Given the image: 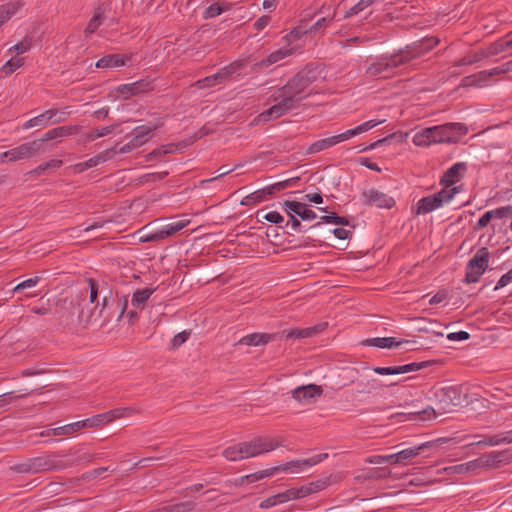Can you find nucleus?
Here are the masks:
<instances>
[{"label": "nucleus", "instance_id": "obj_1", "mask_svg": "<svg viewBox=\"0 0 512 512\" xmlns=\"http://www.w3.org/2000/svg\"><path fill=\"white\" fill-rule=\"evenodd\" d=\"M317 76V69L309 66L299 71L272 94L271 98L275 103L259 115L261 120L278 119L298 108L300 103L311 95L309 87L317 80Z\"/></svg>", "mask_w": 512, "mask_h": 512}, {"label": "nucleus", "instance_id": "obj_2", "mask_svg": "<svg viewBox=\"0 0 512 512\" xmlns=\"http://www.w3.org/2000/svg\"><path fill=\"white\" fill-rule=\"evenodd\" d=\"M467 128L461 123H446L421 129L413 136L416 146H429L433 143H455L459 135H464Z\"/></svg>", "mask_w": 512, "mask_h": 512}, {"label": "nucleus", "instance_id": "obj_3", "mask_svg": "<svg viewBox=\"0 0 512 512\" xmlns=\"http://www.w3.org/2000/svg\"><path fill=\"white\" fill-rule=\"evenodd\" d=\"M407 64L406 56L399 51L393 54H384L376 57L366 69V75L379 79L393 77L399 68Z\"/></svg>", "mask_w": 512, "mask_h": 512}, {"label": "nucleus", "instance_id": "obj_4", "mask_svg": "<svg viewBox=\"0 0 512 512\" xmlns=\"http://www.w3.org/2000/svg\"><path fill=\"white\" fill-rule=\"evenodd\" d=\"M505 459V452H490L477 459L446 468V470L456 474L475 473L480 469L498 467Z\"/></svg>", "mask_w": 512, "mask_h": 512}, {"label": "nucleus", "instance_id": "obj_5", "mask_svg": "<svg viewBox=\"0 0 512 512\" xmlns=\"http://www.w3.org/2000/svg\"><path fill=\"white\" fill-rule=\"evenodd\" d=\"M244 456L246 459L259 456L264 453L275 450L283 446L281 438H273L269 436L255 437L249 441L242 442Z\"/></svg>", "mask_w": 512, "mask_h": 512}, {"label": "nucleus", "instance_id": "obj_6", "mask_svg": "<svg viewBox=\"0 0 512 512\" xmlns=\"http://www.w3.org/2000/svg\"><path fill=\"white\" fill-rule=\"evenodd\" d=\"M73 464L74 463H64L57 454H47L28 460V462L24 464V471L30 473H39L44 471L64 469L67 466H71Z\"/></svg>", "mask_w": 512, "mask_h": 512}, {"label": "nucleus", "instance_id": "obj_7", "mask_svg": "<svg viewBox=\"0 0 512 512\" xmlns=\"http://www.w3.org/2000/svg\"><path fill=\"white\" fill-rule=\"evenodd\" d=\"M41 152V141L25 142L0 154V164L29 159Z\"/></svg>", "mask_w": 512, "mask_h": 512}, {"label": "nucleus", "instance_id": "obj_8", "mask_svg": "<svg viewBox=\"0 0 512 512\" xmlns=\"http://www.w3.org/2000/svg\"><path fill=\"white\" fill-rule=\"evenodd\" d=\"M490 253L486 247L479 249L469 260L466 268L465 280L467 283L477 282L488 267Z\"/></svg>", "mask_w": 512, "mask_h": 512}, {"label": "nucleus", "instance_id": "obj_9", "mask_svg": "<svg viewBox=\"0 0 512 512\" xmlns=\"http://www.w3.org/2000/svg\"><path fill=\"white\" fill-rule=\"evenodd\" d=\"M438 43V38L426 37L410 45H407L404 49H401L400 52L403 56H406L408 64L412 60L419 58L427 52L431 51L435 46H437Z\"/></svg>", "mask_w": 512, "mask_h": 512}, {"label": "nucleus", "instance_id": "obj_10", "mask_svg": "<svg viewBox=\"0 0 512 512\" xmlns=\"http://www.w3.org/2000/svg\"><path fill=\"white\" fill-rule=\"evenodd\" d=\"M67 118V113L58 109H49L42 114L33 117L23 124V129L27 130L33 127H46L49 124H58Z\"/></svg>", "mask_w": 512, "mask_h": 512}, {"label": "nucleus", "instance_id": "obj_11", "mask_svg": "<svg viewBox=\"0 0 512 512\" xmlns=\"http://www.w3.org/2000/svg\"><path fill=\"white\" fill-rule=\"evenodd\" d=\"M361 200L364 205L377 208L391 209L395 206V199L375 188L366 189L362 192Z\"/></svg>", "mask_w": 512, "mask_h": 512}, {"label": "nucleus", "instance_id": "obj_12", "mask_svg": "<svg viewBox=\"0 0 512 512\" xmlns=\"http://www.w3.org/2000/svg\"><path fill=\"white\" fill-rule=\"evenodd\" d=\"M240 66V63L238 62L231 63L221 68L217 73L198 80L195 83V86L199 89H204L213 87L217 84H221L230 76H232L236 71H238Z\"/></svg>", "mask_w": 512, "mask_h": 512}, {"label": "nucleus", "instance_id": "obj_13", "mask_svg": "<svg viewBox=\"0 0 512 512\" xmlns=\"http://www.w3.org/2000/svg\"><path fill=\"white\" fill-rule=\"evenodd\" d=\"M505 73H506V69H505L504 64H502L501 66L494 67L491 70H488V71L483 70L478 73L464 77L461 80L462 86H464V87L479 86L482 83L487 82L489 80V78L496 76V75L505 74Z\"/></svg>", "mask_w": 512, "mask_h": 512}, {"label": "nucleus", "instance_id": "obj_14", "mask_svg": "<svg viewBox=\"0 0 512 512\" xmlns=\"http://www.w3.org/2000/svg\"><path fill=\"white\" fill-rule=\"evenodd\" d=\"M327 457H328L327 453L319 454V455H315L308 459L294 460L291 462H287L285 464L275 466L274 468H277V472L296 473V472L302 470L304 467H312L314 465H317L318 463L322 462Z\"/></svg>", "mask_w": 512, "mask_h": 512}, {"label": "nucleus", "instance_id": "obj_15", "mask_svg": "<svg viewBox=\"0 0 512 512\" xmlns=\"http://www.w3.org/2000/svg\"><path fill=\"white\" fill-rule=\"evenodd\" d=\"M328 326L327 322L318 323L307 328H293L284 330L282 336L286 339H305L312 338L322 333Z\"/></svg>", "mask_w": 512, "mask_h": 512}, {"label": "nucleus", "instance_id": "obj_16", "mask_svg": "<svg viewBox=\"0 0 512 512\" xmlns=\"http://www.w3.org/2000/svg\"><path fill=\"white\" fill-rule=\"evenodd\" d=\"M189 223L190 220L183 219L178 220L176 222L168 223L162 226L161 228L151 229L153 242H160L175 235L176 233L184 229Z\"/></svg>", "mask_w": 512, "mask_h": 512}, {"label": "nucleus", "instance_id": "obj_17", "mask_svg": "<svg viewBox=\"0 0 512 512\" xmlns=\"http://www.w3.org/2000/svg\"><path fill=\"white\" fill-rule=\"evenodd\" d=\"M292 397L301 404H310L315 398L320 397L323 393L321 386L308 384L299 386L292 390Z\"/></svg>", "mask_w": 512, "mask_h": 512}, {"label": "nucleus", "instance_id": "obj_18", "mask_svg": "<svg viewBox=\"0 0 512 512\" xmlns=\"http://www.w3.org/2000/svg\"><path fill=\"white\" fill-rule=\"evenodd\" d=\"M430 362H413L405 365L391 366V367H375L373 371L380 375H398L414 371H418L424 367L429 366Z\"/></svg>", "mask_w": 512, "mask_h": 512}, {"label": "nucleus", "instance_id": "obj_19", "mask_svg": "<svg viewBox=\"0 0 512 512\" xmlns=\"http://www.w3.org/2000/svg\"><path fill=\"white\" fill-rule=\"evenodd\" d=\"M467 169L468 166L465 162L455 163L444 173L440 181L441 185L445 188L452 187L463 178Z\"/></svg>", "mask_w": 512, "mask_h": 512}, {"label": "nucleus", "instance_id": "obj_20", "mask_svg": "<svg viewBox=\"0 0 512 512\" xmlns=\"http://www.w3.org/2000/svg\"><path fill=\"white\" fill-rule=\"evenodd\" d=\"M283 209L287 214L293 213L294 215L299 216L302 220H314L317 215L316 213L307 208L304 203L297 201L286 200L283 202Z\"/></svg>", "mask_w": 512, "mask_h": 512}, {"label": "nucleus", "instance_id": "obj_21", "mask_svg": "<svg viewBox=\"0 0 512 512\" xmlns=\"http://www.w3.org/2000/svg\"><path fill=\"white\" fill-rule=\"evenodd\" d=\"M79 132V126L77 125H69V126H59L53 129L48 130L41 139H36L35 141H41V152L44 150L43 144L47 141H51L57 138H63L67 136L74 135Z\"/></svg>", "mask_w": 512, "mask_h": 512}, {"label": "nucleus", "instance_id": "obj_22", "mask_svg": "<svg viewBox=\"0 0 512 512\" xmlns=\"http://www.w3.org/2000/svg\"><path fill=\"white\" fill-rule=\"evenodd\" d=\"M152 88V82L142 79L133 83L120 85L117 91L120 94H122L125 98H128L132 95L148 92L152 90Z\"/></svg>", "mask_w": 512, "mask_h": 512}, {"label": "nucleus", "instance_id": "obj_23", "mask_svg": "<svg viewBox=\"0 0 512 512\" xmlns=\"http://www.w3.org/2000/svg\"><path fill=\"white\" fill-rule=\"evenodd\" d=\"M343 141L344 139L341 133L328 138L317 140L308 147L307 154H316Z\"/></svg>", "mask_w": 512, "mask_h": 512}, {"label": "nucleus", "instance_id": "obj_24", "mask_svg": "<svg viewBox=\"0 0 512 512\" xmlns=\"http://www.w3.org/2000/svg\"><path fill=\"white\" fill-rule=\"evenodd\" d=\"M432 442H425L420 445L403 449L397 452L399 464L407 465L410 461L421 454L426 448L430 447Z\"/></svg>", "mask_w": 512, "mask_h": 512}, {"label": "nucleus", "instance_id": "obj_25", "mask_svg": "<svg viewBox=\"0 0 512 512\" xmlns=\"http://www.w3.org/2000/svg\"><path fill=\"white\" fill-rule=\"evenodd\" d=\"M292 53H293V49H291V48H287V47L280 48V49L272 52L271 54H269L267 57L263 58L261 61L257 62L255 64V67L267 68L270 65H273V64L279 62L280 60L290 56Z\"/></svg>", "mask_w": 512, "mask_h": 512}, {"label": "nucleus", "instance_id": "obj_26", "mask_svg": "<svg viewBox=\"0 0 512 512\" xmlns=\"http://www.w3.org/2000/svg\"><path fill=\"white\" fill-rule=\"evenodd\" d=\"M127 59L122 54H109L100 58L96 62V67L101 69L121 67L126 64Z\"/></svg>", "mask_w": 512, "mask_h": 512}, {"label": "nucleus", "instance_id": "obj_27", "mask_svg": "<svg viewBox=\"0 0 512 512\" xmlns=\"http://www.w3.org/2000/svg\"><path fill=\"white\" fill-rule=\"evenodd\" d=\"M440 207H441V205L439 204V200H437V197H435L433 194L428 195L426 197L421 198L417 202L415 214L416 215L427 214V213H430Z\"/></svg>", "mask_w": 512, "mask_h": 512}, {"label": "nucleus", "instance_id": "obj_28", "mask_svg": "<svg viewBox=\"0 0 512 512\" xmlns=\"http://www.w3.org/2000/svg\"><path fill=\"white\" fill-rule=\"evenodd\" d=\"M274 339V335L268 333H252L242 337L240 344L247 346H259L269 343Z\"/></svg>", "mask_w": 512, "mask_h": 512}, {"label": "nucleus", "instance_id": "obj_29", "mask_svg": "<svg viewBox=\"0 0 512 512\" xmlns=\"http://www.w3.org/2000/svg\"><path fill=\"white\" fill-rule=\"evenodd\" d=\"M383 122H384V120H369V121H366V122L356 126L355 128L346 130L345 132H343L341 134L343 136L344 141H346L356 135H359L361 133L369 131L370 129L374 128L375 126H377L379 124H382Z\"/></svg>", "mask_w": 512, "mask_h": 512}, {"label": "nucleus", "instance_id": "obj_30", "mask_svg": "<svg viewBox=\"0 0 512 512\" xmlns=\"http://www.w3.org/2000/svg\"><path fill=\"white\" fill-rule=\"evenodd\" d=\"M383 122H384V120H369V121H366V122L356 126L355 128L346 130L345 132H343L341 134L343 136L344 141H346L356 135H359L361 133L369 131L370 129L374 128L375 126H377L379 124H382Z\"/></svg>", "mask_w": 512, "mask_h": 512}, {"label": "nucleus", "instance_id": "obj_31", "mask_svg": "<svg viewBox=\"0 0 512 512\" xmlns=\"http://www.w3.org/2000/svg\"><path fill=\"white\" fill-rule=\"evenodd\" d=\"M405 341L400 340L398 341L395 337H376V338H370L366 339L364 341L365 345L368 346H374L378 348H393L398 347Z\"/></svg>", "mask_w": 512, "mask_h": 512}, {"label": "nucleus", "instance_id": "obj_32", "mask_svg": "<svg viewBox=\"0 0 512 512\" xmlns=\"http://www.w3.org/2000/svg\"><path fill=\"white\" fill-rule=\"evenodd\" d=\"M158 128V126H138L133 130V137H132V146H142L147 142V137L149 134H151L153 131H155Z\"/></svg>", "mask_w": 512, "mask_h": 512}, {"label": "nucleus", "instance_id": "obj_33", "mask_svg": "<svg viewBox=\"0 0 512 512\" xmlns=\"http://www.w3.org/2000/svg\"><path fill=\"white\" fill-rule=\"evenodd\" d=\"M154 291L155 289L153 288H143L136 290L132 295V306L140 310L144 309L147 300L154 293Z\"/></svg>", "mask_w": 512, "mask_h": 512}, {"label": "nucleus", "instance_id": "obj_34", "mask_svg": "<svg viewBox=\"0 0 512 512\" xmlns=\"http://www.w3.org/2000/svg\"><path fill=\"white\" fill-rule=\"evenodd\" d=\"M106 161V155L104 153H100L94 157H91L87 161L77 163L72 166V169L75 173H82L86 171L87 169L93 168L97 166L98 164Z\"/></svg>", "mask_w": 512, "mask_h": 512}, {"label": "nucleus", "instance_id": "obj_35", "mask_svg": "<svg viewBox=\"0 0 512 512\" xmlns=\"http://www.w3.org/2000/svg\"><path fill=\"white\" fill-rule=\"evenodd\" d=\"M222 455L229 461H239V460L246 459L244 456V449H243L242 442H240L234 446L227 447L223 451Z\"/></svg>", "mask_w": 512, "mask_h": 512}, {"label": "nucleus", "instance_id": "obj_36", "mask_svg": "<svg viewBox=\"0 0 512 512\" xmlns=\"http://www.w3.org/2000/svg\"><path fill=\"white\" fill-rule=\"evenodd\" d=\"M268 197L269 196H268V194L266 192V189L264 187L262 189L254 191L253 193L245 196L242 199L241 204L242 205H246V206L255 205V204H258L260 202H263V201L267 200Z\"/></svg>", "mask_w": 512, "mask_h": 512}, {"label": "nucleus", "instance_id": "obj_37", "mask_svg": "<svg viewBox=\"0 0 512 512\" xmlns=\"http://www.w3.org/2000/svg\"><path fill=\"white\" fill-rule=\"evenodd\" d=\"M104 19V12L101 7L97 8L94 16L88 22V25L85 29L86 34H93L99 26L102 24Z\"/></svg>", "mask_w": 512, "mask_h": 512}, {"label": "nucleus", "instance_id": "obj_38", "mask_svg": "<svg viewBox=\"0 0 512 512\" xmlns=\"http://www.w3.org/2000/svg\"><path fill=\"white\" fill-rule=\"evenodd\" d=\"M20 8V3H7L2 6H0V26L10 19L11 16H13L17 10Z\"/></svg>", "mask_w": 512, "mask_h": 512}, {"label": "nucleus", "instance_id": "obj_39", "mask_svg": "<svg viewBox=\"0 0 512 512\" xmlns=\"http://www.w3.org/2000/svg\"><path fill=\"white\" fill-rule=\"evenodd\" d=\"M24 65V58L22 57H13L10 60L6 61L1 67V71L6 75H11L17 69Z\"/></svg>", "mask_w": 512, "mask_h": 512}, {"label": "nucleus", "instance_id": "obj_40", "mask_svg": "<svg viewBox=\"0 0 512 512\" xmlns=\"http://www.w3.org/2000/svg\"><path fill=\"white\" fill-rule=\"evenodd\" d=\"M113 421L121 418H127L139 413V409L135 407H118L110 410Z\"/></svg>", "mask_w": 512, "mask_h": 512}, {"label": "nucleus", "instance_id": "obj_41", "mask_svg": "<svg viewBox=\"0 0 512 512\" xmlns=\"http://www.w3.org/2000/svg\"><path fill=\"white\" fill-rule=\"evenodd\" d=\"M458 192H459V188L453 187L449 190L442 189L439 192L434 193L433 195L435 197H437V200H439V204L442 207L445 203H449Z\"/></svg>", "mask_w": 512, "mask_h": 512}, {"label": "nucleus", "instance_id": "obj_42", "mask_svg": "<svg viewBox=\"0 0 512 512\" xmlns=\"http://www.w3.org/2000/svg\"><path fill=\"white\" fill-rule=\"evenodd\" d=\"M275 473H277V468L271 467L265 470L257 471L255 473L246 475L244 479H246L248 482L253 483L259 480H262L267 477L273 476Z\"/></svg>", "mask_w": 512, "mask_h": 512}, {"label": "nucleus", "instance_id": "obj_43", "mask_svg": "<svg viewBox=\"0 0 512 512\" xmlns=\"http://www.w3.org/2000/svg\"><path fill=\"white\" fill-rule=\"evenodd\" d=\"M375 0H359L354 6H352L344 15V18H349L359 14L366 8L370 7Z\"/></svg>", "mask_w": 512, "mask_h": 512}, {"label": "nucleus", "instance_id": "obj_44", "mask_svg": "<svg viewBox=\"0 0 512 512\" xmlns=\"http://www.w3.org/2000/svg\"><path fill=\"white\" fill-rule=\"evenodd\" d=\"M321 223H332L335 225H349V220L346 217L337 216L335 213L324 215L321 217V221L316 223L314 226H319Z\"/></svg>", "mask_w": 512, "mask_h": 512}, {"label": "nucleus", "instance_id": "obj_45", "mask_svg": "<svg viewBox=\"0 0 512 512\" xmlns=\"http://www.w3.org/2000/svg\"><path fill=\"white\" fill-rule=\"evenodd\" d=\"M51 431L53 432L54 436L72 435L79 431V426L76 424V422H73L61 427L52 428Z\"/></svg>", "mask_w": 512, "mask_h": 512}, {"label": "nucleus", "instance_id": "obj_46", "mask_svg": "<svg viewBox=\"0 0 512 512\" xmlns=\"http://www.w3.org/2000/svg\"><path fill=\"white\" fill-rule=\"evenodd\" d=\"M228 9H229V6H226L223 8L219 5V3H217V2L213 3L205 9V11L203 12V18L210 19V18L217 17L221 13H223L224 11H226Z\"/></svg>", "mask_w": 512, "mask_h": 512}, {"label": "nucleus", "instance_id": "obj_47", "mask_svg": "<svg viewBox=\"0 0 512 512\" xmlns=\"http://www.w3.org/2000/svg\"><path fill=\"white\" fill-rule=\"evenodd\" d=\"M506 43H507V39L492 43L486 50L487 57L500 54V53L510 49V46H506Z\"/></svg>", "mask_w": 512, "mask_h": 512}, {"label": "nucleus", "instance_id": "obj_48", "mask_svg": "<svg viewBox=\"0 0 512 512\" xmlns=\"http://www.w3.org/2000/svg\"><path fill=\"white\" fill-rule=\"evenodd\" d=\"M32 47V39L25 37L21 42L8 49V52H16L17 55L28 52Z\"/></svg>", "mask_w": 512, "mask_h": 512}, {"label": "nucleus", "instance_id": "obj_49", "mask_svg": "<svg viewBox=\"0 0 512 512\" xmlns=\"http://www.w3.org/2000/svg\"><path fill=\"white\" fill-rule=\"evenodd\" d=\"M116 127H117V125H111V126H105L100 129L93 130V131L87 133V136H86L87 140L94 141L97 138L106 136V135L112 133Z\"/></svg>", "mask_w": 512, "mask_h": 512}, {"label": "nucleus", "instance_id": "obj_50", "mask_svg": "<svg viewBox=\"0 0 512 512\" xmlns=\"http://www.w3.org/2000/svg\"><path fill=\"white\" fill-rule=\"evenodd\" d=\"M443 394L453 406H458L461 404V395L458 389L449 387L443 390Z\"/></svg>", "mask_w": 512, "mask_h": 512}, {"label": "nucleus", "instance_id": "obj_51", "mask_svg": "<svg viewBox=\"0 0 512 512\" xmlns=\"http://www.w3.org/2000/svg\"><path fill=\"white\" fill-rule=\"evenodd\" d=\"M63 165V161L59 159H52L45 163L40 164L37 168L34 169V173L40 175L43 171L47 169H58Z\"/></svg>", "mask_w": 512, "mask_h": 512}, {"label": "nucleus", "instance_id": "obj_52", "mask_svg": "<svg viewBox=\"0 0 512 512\" xmlns=\"http://www.w3.org/2000/svg\"><path fill=\"white\" fill-rule=\"evenodd\" d=\"M40 281H41L40 276H35L32 278L26 279V280L20 282L19 284H17L13 288V292L18 293L25 289L32 288V287L36 286Z\"/></svg>", "mask_w": 512, "mask_h": 512}, {"label": "nucleus", "instance_id": "obj_53", "mask_svg": "<svg viewBox=\"0 0 512 512\" xmlns=\"http://www.w3.org/2000/svg\"><path fill=\"white\" fill-rule=\"evenodd\" d=\"M493 219H503L512 216V205L502 206L494 210H490Z\"/></svg>", "mask_w": 512, "mask_h": 512}, {"label": "nucleus", "instance_id": "obj_54", "mask_svg": "<svg viewBox=\"0 0 512 512\" xmlns=\"http://www.w3.org/2000/svg\"><path fill=\"white\" fill-rule=\"evenodd\" d=\"M190 336L189 332L182 331L176 334L170 341L169 349L175 350L179 348Z\"/></svg>", "mask_w": 512, "mask_h": 512}, {"label": "nucleus", "instance_id": "obj_55", "mask_svg": "<svg viewBox=\"0 0 512 512\" xmlns=\"http://www.w3.org/2000/svg\"><path fill=\"white\" fill-rule=\"evenodd\" d=\"M502 443H506L505 434H497V435L489 436L484 440L478 441L476 444L477 445L485 444V445H489V446H496V445H499Z\"/></svg>", "mask_w": 512, "mask_h": 512}, {"label": "nucleus", "instance_id": "obj_56", "mask_svg": "<svg viewBox=\"0 0 512 512\" xmlns=\"http://www.w3.org/2000/svg\"><path fill=\"white\" fill-rule=\"evenodd\" d=\"M95 427L106 425L113 421L110 411L92 416Z\"/></svg>", "mask_w": 512, "mask_h": 512}, {"label": "nucleus", "instance_id": "obj_57", "mask_svg": "<svg viewBox=\"0 0 512 512\" xmlns=\"http://www.w3.org/2000/svg\"><path fill=\"white\" fill-rule=\"evenodd\" d=\"M358 386L361 387V392L369 393L378 387L377 379H366L359 380L357 382Z\"/></svg>", "mask_w": 512, "mask_h": 512}, {"label": "nucleus", "instance_id": "obj_58", "mask_svg": "<svg viewBox=\"0 0 512 512\" xmlns=\"http://www.w3.org/2000/svg\"><path fill=\"white\" fill-rule=\"evenodd\" d=\"M195 504L191 501L181 502L170 505L171 512H190L194 509Z\"/></svg>", "mask_w": 512, "mask_h": 512}, {"label": "nucleus", "instance_id": "obj_59", "mask_svg": "<svg viewBox=\"0 0 512 512\" xmlns=\"http://www.w3.org/2000/svg\"><path fill=\"white\" fill-rule=\"evenodd\" d=\"M487 57L486 52H476L471 57L462 58L458 65H471Z\"/></svg>", "mask_w": 512, "mask_h": 512}, {"label": "nucleus", "instance_id": "obj_60", "mask_svg": "<svg viewBox=\"0 0 512 512\" xmlns=\"http://www.w3.org/2000/svg\"><path fill=\"white\" fill-rule=\"evenodd\" d=\"M138 235H139V241L141 243H148V242H153V236H152V233H151V228H150V225H146L144 227H142L141 229L138 230Z\"/></svg>", "mask_w": 512, "mask_h": 512}, {"label": "nucleus", "instance_id": "obj_61", "mask_svg": "<svg viewBox=\"0 0 512 512\" xmlns=\"http://www.w3.org/2000/svg\"><path fill=\"white\" fill-rule=\"evenodd\" d=\"M89 285V299L91 303H95L98 298L99 293V285L98 282L94 279L88 280Z\"/></svg>", "mask_w": 512, "mask_h": 512}, {"label": "nucleus", "instance_id": "obj_62", "mask_svg": "<svg viewBox=\"0 0 512 512\" xmlns=\"http://www.w3.org/2000/svg\"><path fill=\"white\" fill-rule=\"evenodd\" d=\"M328 480H317L307 484L310 494L319 492L328 486Z\"/></svg>", "mask_w": 512, "mask_h": 512}, {"label": "nucleus", "instance_id": "obj_63", "mask_svg": "<svg viewBox=\"0 0 512 512\" xmlns=\"http://www.w3.org/2000/svg\"><path fill=\"white\" fill-rule=\"evenodd\" d=\"M389 474H390V470H388L387 468H377V469H371L365 478L380 479V478L387 477Z\"/></svg>", "mask_w": 512, "mask_h": 512}, {"label": "nucleus", "instance_id": "obj_64", "mask_svg": "<svg viewBox=\"0 0 512 512\" xmlns=\"http://www.w3.org/2000/svg\"><path fill=\"white\" fill-rule=\"evenodd\" d=\"M510 283H512V268L500 277L494 289H501Z\"/></svg>", "mask_w": 512, "mask_h": 512}]
</instances>
